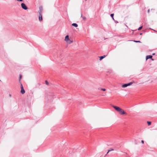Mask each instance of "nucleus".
I'll return each instance as SVG.
<instances>
[{
	"mask_svg": "<svg viewBox=\"0 0 157 157\" xmlns=\"http://www.w3.org/2000/svg\"><path fill=\"white\" fill-rule=\"evenodd\" d=\"M142 34H143V33H140V35H142Z\"/></svg>",
	"mask_w": 157,
	"mask_h": 157,
	"instance_id": "b1692460",
	"label": "nucleus"
},
{
	"mask_svg": "<svg viewBox=\"0 0 157 157\" xmlns=\"http://www.w3.org/2000/svg\"><path fill=\"white\" fill-rule=\"evenodd\" d=\"M21 93L22 94H24L25 93V91L24 90V88H22L21 89Z\"/></svg>",
	"mask_w": 157,
	"mask_h": 157,
	"instance_id": "1a4fd4ad",
	"label": "nucleus"
},
{
	"mask_svg": "<svg viewBox=\"0 0 157 157\" xmlns=\"http://www.w3.org/2000/svg\"><path fill=\"white\" fill-rule=\"evenodd\" d=\"M9 96H10V97H11V95L10 94L9 95Z\"/></svg>",
	"mask_w": 157,
	"mask_h": 157,
	"instance_id": "cd10ccee",
	"label": "nucleus"
},
{
	"mask_svg": "<svg viewBox=\"0 0 157 157\" xmlns=\"http://www.w3.org/2000/svg\"><path fill=\"white\" fill-rule=\"evenodd\" d=\"M155 55V53H154L152 54V55Z\"/></svg>",
	"mask_w": 157,
	"mask_h": 157,
	"instance_id": "a878e982",
	"label": "nucleus"
},
{
	"mask_svg": "<svg viewBox=\"0 0 157 157\" xmlns=\"http://www.w3.org/2000/svg\"><path fill=\"white\" fill-rule=\"evenodd\" d=\"M106 56H105V55H104V56H100L99 57V58H100V59H99L100 60H101L103 58H105Z\"/></svg>",
	"mask_w": 157,
	"mask_h": 157,
	"instance_id": "9b49d317",
	"label": "nucleus"
},
{
	"mask_svg": "<svg viewBox=\"0 0 157 157\" xmlns=\"http://www.w3.org/2000/svg\"><path fill=\"white\" fill-rule=\"evenodd\" d=\"M152 56H151V55H148V56H146V60H147L148 59H151V60H153V59H152Z\"/></svg>",
	"mask_w": 157,
	"mask_h": 157,
	"instance_id": "39448f33",
	"label": "nucleus"
},
{
	"mask_svg": "<svg viewBox=\"0 0 157 157\" xmlns=\"http://www.w3.org/2000/svg\"><path fill=\"white\" fill-rule=\"evenodd\" d=\"M45 84L46 85H48L49 84V83H48V82L46 80L45 81Z\"/></svg>",
	"mask_w": 157,
	"mask_h": 157,
	"instance_id": "6ab92c4d",
	"label": "nucleus"
},
{
	"mask_svg": "<svg viewBox=\"0 0 157 157\" xmlns=\"http://www.w3.org/2000/svg\"><path fill=\"white\" fill-rule=\"evenodd\" d=\"M22 78V75H20L19 78V81H20L21 79Z\"/></svg>",
	"mask_w": 157,
	"mask_h": 157,
	"instance_id": "f3484780",
	"label": "nucleus"
},
{
	"mask_svg": "<svg viewBox=\"0 0 157 157\" xmlns=\"http://www.w3.org/2000/svg\"><path fill=\"white\" fill-rule=\"evenodd\" d=\"M119 113L121 115H124V114H126V112L124 111L122 109L121 111H120Z\"/></svg>",
	"mask_w": 157,
	"mask_h": 157,
	"instance_id": "423d86ee",
	"label": "nucleus"
},
{
	"mask_svg": "<svg viewBox=\"0 0 157 157\" xmlns=\"http://www.w3.org/2000/svg\"><path fill=\"white\" fill-rule=\"evenodd\" d=\"M154 10V9H151V10Z\"/></svg>",
	"mask_w": 157,
	"mask_h": 157,
	"instance_id": "c756f323",
	"label": "nucleus"
},
{
	"mask_svg": "<svg viewBox=\"0 0 157 157\" xmlns=\"http://www.w3.org/2000/svg\"><path fill=\"white\" fill-rule=\"evenodd\" d=\"M133 83V82H131L128 83L124 84L122 85V87L123 88L126 87L128 86H130L132 85Z\"/></svg>",
	"mask_w": 157,
	"mask_h": 157,
	"instance_id": "f257e3e1",
	"label": "nucleus"
},
{
	"mask_svg": "<svg viewBox=\"0 0 157 157\" xmlns=\"http://www.w3.org/2000/svg\"><path fill=\"white\" fill-rule=\"evenodd\" d=\"M150 11V9H148V10H147V13H149Z\"/></svg>",
	"mask_w": 157,
	"mask_h": 157,
	"instance_id": "4be33fe9",
	"label": "nucleus"
},
{
	"mask_svg": "<svg viewBox=\"0 0 157 157\" xmlns=\"http://www.w3.org/2000/svg\"><path fill=\"white\" fill-rule=\"evenodd\" d=\"M153 30L154 31H155V32H157V31H155V30Z\"/></svg>",
	"mask_w": 157,
	"mask_h": 157,
	"instance_id": "c85d7f7f",
	"label": "nucleus"
},
{
	"mask_svg": "<svg viewBox=\"0 0 157 157\" xmlns=\"http://www.w3.org/2000/svg\"><path fill=\"white\" fill-rule=\"evenodd\" d=\"M108 153H109V152H108V151L107 152V153L105 154V156H106L107 155V154H108Z\"/></svg>",
	"mask_w": 157,
	"mask_h": 157,
	"instance_id": "393cba45",
	"label": "nucleus"
},
{
	"mask_svg": "<svg viewBox=\"0 0 157 157\" xmlns=\"http://www.w3.org/2000/svg\"><path fill=\"white\" fill-rule=\"evenodd\" d=\"M143 28V26H141L138 29V30H141Z\"/></svg>",
	"mask_w": 157,
	"mask_h": 157,
	"instance_id": "2eb2a0df",
	"label": "nucleus"
},
{
	"mask_svg": "<svg viewBox=\"0 0 157 157\" xmlns=\"http://www.w3.org/2000/svg\"><path fill=\"white\" fill-rule=\"evenodd\" d=\"M85 1H86L87 0H85Z\"/></svg>",
	"mask_w": 157,
	"mask_h": 157,
	"instance_id": "7c9ffc66",
	"label": "nucleus"
},
{
	"mask_svg": "<svg viewBox=\"0 0 157 157\" xmlns=\"http://www.w3.org/2000/svg\"><path fill=\"white\" fill-rule=\"evenodd\" d=\"M141 143H142V144H144V140H142L141 141Z\"/></svg>",
	"mask_w": 157,
	"mask_h": 157,
	"instance_id": "5701e85b",
	"label": "nucleus"
},
{
	"mask_svg": "<svg viewBox=\"0 0 157 157\" xmlns=\"http://www.w3.org/2000/svg\"><path fill=\"white\" fill-rule=\"evenodd\" d=\"M114 150L113 149H110L108 151V152H109L112 151H113Z\"/></svg>",
	"mask_w": 157,
	"mask_h": 157,
	"instance_id": "dca6fc26",
	"label": "nucleus"
},
{
	"mask_svg": "<svg viewBox=\"0 0 157 157\" xmlns=\"http://www.w3.org/2000/svg\"><path fill=\"white\" fill-rule=\"evenodd\" d=\"M112 107L117 111L118 112H120L121 111V110L122 109L120 108L119 107L114 106V105H113Z\"/></svg>",
	"mask_w": 157,
	"mask_h": 157,
	"instance_id": "f03ea898",
	"label": "nucleus"
},
{
	"mask_svg": "<svg viewBox=\"0 0 157 157\" xmlns=\"http://www.w3.org/2000/svg\"><path fill=\"white\" fill-rule=\"evenodd\" d=\"M133 41L136 43H141L140 41V40H134Z\"/></svg>",
	"mask_w": 157,
	"mask_h": 157,
	"instance_id": "4468645a",
	"label": "nucleus"
},
{
	"mask_svg": "<svg viewBox=\"0 0 157 157\" xmlns=\"http://www.w3.org/2000/svg\"><path fill=\"white\" fill-rule=\"evenodd\" d=\"M65 40L67 42H68L69 40H70L69 36L68 35H67L65 36Z\"/></svg>",
	"mask_w": 157,
	"mask_h": 157,
	"instance_id": "0eeeda50",
	"label": "nucleus"
},
{
	"mask_svg": "<svg viewBox=\"0 0 157 157\" xmlns=\"http://www.w3.org/2000/svg\"><path fill=\"white\" fill-rule=\"evenodd\" d=\"M101 90L102 91H105L106 90V89L105 88H101Z\"/></svg>",
	"mask_w": 157,
	"mask_h": 157,
	"instance_id": "aec40b11",
	"label": "nucleus"
},
{
	"mask_svg": "<svg viewBox=\"0 0 157 157\" xmlns=\"http://www.w3.org/2000/svg\"><path fill=\"white\" fill-rule=\"evenodd\" d=\"M81 18H82V19L84 20V21H86V17H85V16H84L82 13H81Z\"/></svg>",
	"mask_w": 157,
	"mask_h": 157,
	"instance_id": "9d476101",
	"label": "nucleus"
},
{
	"mask_svg": "<svg viewBox=\"0 0 157 157\" xmlns=\"http://www.w3.org/2000/svg\"><path fill=\"white\" fill-rule=\"evenodd\" d=\"M21 6L23 9L25 10H27L28 9V7L25 3H22L21 4Z\"/></svg>",
	"mask_w": 157,
	"mask_h": 157,
	"instance_id": "7ed1b4c3",
	"label": "nucleus"
},
{
	"mask_svg": "<svg viewBox=\"0 0 157 157\" xmlns=\"http://www.w3.org/2000/svg\"><path fill=\"white\" fill-rule=\"evenodd\" d=\"M43 11V8L42 6H40L39 7V10L38 11V13L39 15H41V13Z\"/></svg>",
	"mask_w": 157,
	"mask_h": 157,
	"instance_id": "20e7f679",
	"label": "nucleus"
},
{
	"mask_svg": "<svg viewBox=\"0 0 157 157\" xmlns=\"http://www.w3.org/2000/svg\"><path fill=\"white\" fill-rule=\"evenodd\" d=\"M114 13H112L110 14V16L112 17H113V16H114Z\"/></svg>",
	"mask_w": 157,
	"mask_h": 157,
	"instance_id": "a211bd4d",
	"label": "nucleus"
},
{
	"mask_svg": "<svg viewBox=\"0 0 157 157\" xmlns=\"http://www.w3.org/2000/svg\"><path fill=\"white\" fill-rule=\"evenodd\" d=\"M112 19H113V20H114V17H112Z\"/></svg>",
	"mask_w": 157,
	"mask_h": 157,
	"instance_id": "bb28decb",
	"label": "nucleus"
},
{
	"mask_svg": "<svg viewBox=\"0 0 157 157\" xmlns=\"http://www.w3.org/2000/svg\"><path fill=\"white\" fill-rule=\"evenodd\" d=\"M72 26L77 27L78 26V25L76 23H74L72 24Z\"/></svg>",
	"mask_w": 157,
	"mask_h": 157,
	"instance_id": "f8f14e48",
	"label": "nucleus"
},
{
	"mask_svg": "<svg viewBox=\"0 0 157 157\" xmlns=\"http://www.w3.org/2000/svg\"><path fill=\"white\" fill-rule=\"evenodd\" d=\"M22 88H23V85L21 83V89Z\"/></svg>",
	"mask_w": 157,
	"mask_h": 157,
	"instance_id": "412c9836",
	"label": "nucleus"
},
{
	"mask_svg": "<svg viewBox=\"0 0 157 157\" xmlns=\"http://www.w3.org/2000/svg\"><path fill=\"white\" fill-rule=\"evenodd\" d=\"M39 19L40 21H41L43 20V17L42 15H39Z\"/></svg>",
	"mask_w": 157,
	"mask_h": 157,
	"instance_id": "6e6552de",
	"label": "nucleus"
},
{
	"mask_svg": "<svg viewBox=\"0 0 157 157\" xmlns=\"http://www.w3.org/2000/svg\"><path fill=\"white\" fill-rule=\"evenodd\" d=\"M147 123L148 126L151 125V121H147Z\"/></svg>",
	"mask_w": 157,
	"mask_h": 157,
	"instance_id": "ddd939ff",
	"label": "nucleus"
}]
</instances>
